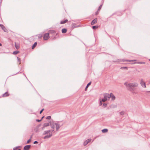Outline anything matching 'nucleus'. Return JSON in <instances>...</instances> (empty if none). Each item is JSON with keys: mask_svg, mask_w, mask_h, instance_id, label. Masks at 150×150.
I'll return each mask as SVG.
<instances>
[{"mask_svg": "<svg viewBox=\"0 0 150 150\" xmlns=\"http://www.w3.org/2000/svg\"><path fill=\"white\" fill-rule=\"evenodd\" d=\"M44 117V116L42 117V118L41 119H42H42L43 118V117Z\"/></svg>", "mask_w": 150, "mask_h": 150, "instance_id": "nucleus-38", "label": "nucleus"}, {"mask_svg": "<svg viewBox=\"0 0 150 150\" xmlns=\"http://www.w3.org/2000/svg\"><path fill=\"white\" fill-rule=\"evenodd\" d=\"M41 120H42V119H41L40 120H38V119L36 120V121L37 122H40L41 121Z\"/></svg>", "mask_w": 150, "mask_h": 150, "instance_id": "nucleus-33", "label": "nucleus"}, {"mask_svg": "<svg viewBox=\"0 0 150 150\" xmlns=\"http://www.w3.org/2000/svg\"><path fill=\"white\" fill-rule=\"evenodd\" d=\"M19 53V52L18 51H15L13 52V54H18Z\"/></svg>", "mask_w": 150, "mask_h": 150, "instance_id": "nucleus-20", "label": "nucleus"}, {"mask_svg": "<svg viewBox=\"0 0 150 150\" xmlns=\"http://www.w3.org/2000/svg\"><path fill=\"white\" fill-rule=\"evenodd\" d=\"M49 34L48 33H46L44 34L43 36L44 40H47L49 39Z\"/></svg>", "mask_w": 150, "mask_h": 150, "instance_id": "nucleus-6", "label": "nucleus"}, {"mask_svg": "<svg viewBox=\"0 0 150 150\" xmlns=\"http://www.w3.org/2000/svg\"><path fill=\"white\" fill-rule=\"evenodd\" d=\"M2 45V44L1 43H0V46Z\"/></svg>", "mask_w": 150, "mask_h": 150, "instance_id": "nucleus-39", "label": "nucleus"}, {"mask_svg": "<svg viewBox=\"0 0 150 150\" xmlns=\"http://www.w3.org/2000/svg\"><path fill=\"white\" fill-rule=\"evenodd\" d=\"M3 25L0 24V26L1 27H2V25Z\"/></svg>", "mask_w": 150, "mask_h": 150, "instance_id": "nucleus-37", "label": "nucleus"}, {"mask_svg": "<svg viewBox=\"0 0 150 150\" xmlns=\"http://www.w3.org/2000/svg\"><path fill=\"white\" fill-rule=\"evenodd\" d=\"M98 28V26H94L93 27V29H94L95 28Z\"/></svg>", "mask_w": 150, "mask_h": 150, "instance_id": "nucleus-29", "label": "nucleus"}, {"mask_svg": "<svg viewBox=\"0 0 150 150\" xmlns=\"http://www.w3.org/2000/svg\"><path fill=\"white\" fill-rule=\"evenodd\" d=\"M31 138H30V139H29V140H28L27 141V143L28 144L30 142V141H31Z\"/></svg>", "mask_w": 150, "mask_h": 150, "instance_id": "nucleus-26", "label": "nucleus"}, {"mask_svg": "<svg viewBox=\"0 0 150 150\" xmlns=\"http://www.w3.org/2000/svg\"><path fill=\"white\" fill-rule=\"evenodd\" d=\"M97 18L95 19L91 22V25H93L94 24H95L97 22Z\"/></svg>", "mask_w": 150, "mask_h": 150, "instance_id": "nucleus-10", "label": "nucleus"}, {"mask_svg": "<svg viewBox=\"0 0 150 150\" xmlns=\"http://www.w3.org/2000/svg\"><path fill=\"white\" fill-rule=\"evenodd\" d=\"M18 61H19L20 60V58H19L18 57Z\"/></svg>", "mask_w": 150, "mask_h": 150, "instance_id": "nucleus-36", "label": "nucleus"}, {"mask_svg": "<svg viewBox=\"0 0 150 150\" xmlns=\"http://www.w3.org/2000/svg\"><path fill=\"white\" fill-rule=\"evenodd\" d=\"M37 45V43L35 42L32 46V49H34Z\"/></svg>", "mask_w": 150, "mask_h": 150, "instance_id": "nucleus-19", "label": "nucleus"}, {"mask_svg": "<svg viewBox=\"0 0 150 150\" xmlns=\"http://www.w3.org/2000/svg\"><path fill=\"white\" fill-rule=\"evenodd\" d=\"M31 145H27L25 146L24 147V150H29L30 148Z\"/></svg>", "mask_w": 150, "mask_h": 150, "instance_id": "nucleus-8", "label": "nucleus"}, {"mask_svg": "<svg viewBox=\"0 0 150 150\" xmlns=\"http://www.w3.org/2000/svg\"><path fill=\"white\" fill-rule=\"evenodd\" d=\"M102 132L103 133H106L108 132V129H104L102 130Z\"/></svg>", "mask_w": 150, "mask_h": 150, "instance_id": "nucleus-15", "label": "nucleus"}, {"mask_svg": "<svg viewBox=\"0 0 150 150\" xmlns=\"http://www.w3.org/2000/svg\"><path fill=\"white\" fill-rule=\"evenodd\" d=\"M124 85L133 94H136L133 88L137 87L138 86V84L137 82H134L130 83H128L126 82L124 83Z\"/></svg>", "mask_w": 150, "mask_h": 150, "instance_id": "nucleus-1", "label": "nucleus"}, {"mask_svg": "<svg viewBox=\"0 0 150 150\" xmlns=\"http://www.w3.org/2000/svg\"><path fill=\"white\" fill-rule=\"evenodd\" d=\"M102 100L100 101V102L99 103V105L100 106L102 104Z\"/></svg>", "mask_w": 150, "mask_h": 150, "instance_id": "nucleus-30", "label": "nucleus"}, {"mask_svg": "<svg viewBox=\"0 0 150 150\" xmlns=\"http://www.w3.org/2000/svg\"><path fill=\"white\" fill-rule=\"evenodd\" d=\"M91 82H89L87 85V86H86L85 88V90L86 91L87 90V88L89 86H90L91 84Z\"/></svg>", "mask_w": 150, "mask_h": 150, "instance_id": "nucleus-14", "label": "nucleus"}, {"mask_svg": "<svg viewBox=\"0 0 150 150\" xmlns=\"http://www.w3.org/2000/svg\"><path fill=\"white\" fill-rule=\"evenodd\" d=\"M18 150H21V149H19Z\"/></svg>", "mask_w": 150, "mask_h": 150, "instance_id": "nucleus-41", "label": "nucleus"}, {"mask_svg": "<svg viewBox=\"0 0 150 150\" xmlns=\"http://www.w3.org/2000/svg\"><path fill=\"white\" fill-rule=\"evenodd\" d=\"M110 95H111V97L110 98H111L112 100H114L115 99V96L113 95L112 93H110Z\"/></svg>", "mask_w": 150, "mask_h": 150, "instance_id": "nucleus-12", "label": "nucleus"}, {"mask_svg": "<svg viewBox=\"0 0 150 150\" xmlns=\"http://www.w3.org/2000/svg\"><path fill=\"white\" fill-rule=\"evenodd\" d=\"M107 104H106V103H103V106L104 107H106V106H107Z\"/></svg>", "mask_w": 150, "mask_h": 150, "instance_id": "nucleus-28", "label": "nucleus"}, {"mask_svg": "<svg viewBox=\"0 0 150 150\" xmlns=\"http://www.w3.org/2000/svg\"><path fill=\"white\" fill-rule=\"evenodd\" d=\"M101 6H99V9H98V10H100L101 9Z\"/></svg>", "mask_w": 150, "mask_h": 150, "instance_id": "nucleus-35", "label": "nucleus"}, {"mask_svg": "<svg viewBox=\"0 0 150 150\" xmlns=\"http://www.w3.org/2000/svg\"><path fill=\"white\" fill-rule=\"evenodd\" d=\"M67 21L68 20L67 19H66L64 20V21H62L60 22V23L61 24H64L67 23Z\"/></svg>", "mask_w": 150, "mask_h": 150, "instance_id": "nucleus-13", "label": "nucleus"}, {"mask_svg": "<svg viewBox=\"0 0 150 150\" xmlns=\"http://www.w3.org/2000/svg\"><path fill=\"white\" fill-rule=\"evenodd\" d=\"M104 97L107 100L109 99L111 97V95H110V94L108 93H105L103 95Z\"/></svg>", "mask_w": 150, "mask_h": 150, "instance_id": "nucleus-4", "label": "nucleus"}, {"mask_svg": "<svg viewBox=\"0 0 150 150\" xmlns=\"http://www.w3.org/2000/svg\"><path fill=\"white\" fill-rule=\"evenodd\" d=\"M9 95V94L7 92L3 94L2 97H6L8 96Z\"/></svg>", "mask_w": 150, "mask_h": 150, "instance_id": "nucleus-11", "label": "nucleus"}, {"mask_svg": "<svg viewBox=\"0 0 150 150\" xmlns=\"http://www.w3.org/2000/svg\"><path fill=\"white\" fill-rule=\"evenodd\" d=\"M18 147H15L13 149V150H16V149L18 148Z\"/></svg>", "mask_w": 150, "mask_h": 150, "instance_id": "nucleus-32", "label": "nucleus"}, {"mask_svg": "<svg viewBox=\"0 0 150 150\" xmlns=\"http://www.w3.org/2000/svg\"><path fill=\"white\" fill-rule=\"evenodd\" d=\"M91 139H87V140H86V141L87 142V143H88L91 142Z\"/></svg>", "mask_w": 150, "mask_h": 150, "instance_id": "nucleus-23", "label": "nucleus"}, {"mask_svg": "<svg viewBox=\"0 0 150 150\" xmlns=\"http://www.w3.org/2000/svg\"><path fill=\"white\" fill-rule=\"evenodd\" d=\"M62 33H66V32H67V30L66 29H63L62 30Z\"/></svg>", "mask_w": 150, "mask_h": 150, "instance_id": "nucleus-18", "label": "nucleus"}, {"mask_svg": "<svg viewBox=\"0 0 150 150\" xmlns=\"http://www.w3.org/2000/svg\"><path fill=\"white\" fill-rule=\"evenodd\" d=\"M125 112L124 111H122L120 112V113L121 115H123L124 114Z\"/></svg>", "mask_w": 150, "mask_h": 150, "instance_id": "nucleus-27", "label": "nucleus"}, {"mask_svg": "<svg viewBox=\"0 0 150 150\" xmlns=\"http://www.w3.org/2000/svg\"><path fill=\"white\" fill-rule=\"evenodd\" d=\"M44 110V109H42V110L40 111V114H41L42 113V111Z\"/></svg>", "mask_w": 150, "mask_h": 150, "instance_id": "nucleus-31", "label": "nucleus"}, {"mask_svg": "<svg viewBox=\"0 0 150 150\" xmlns=\"http://www.w3.org/2000/svg\"><path fill=\"white\" fill-rule=\"evenodd\" d=\"M1 28L5 32H8V30L5 27L4 25H2Z\"/></svg>", "mask_w": 150, "mask_h": 150, "instance_id": "nucleus-9", "label": "nucleus"}, {"mask_svg": "<svg viewBox=\"0 0 150 150\" xmlns=\"http://www.w3.org/2000/svg\"><path fill=\"white\" fill-rule=\"evenodd\" d=\"M60 121L54 122L53 121L50 122V125L51 128L53 129L52 132L54 131V129L55 128L56 129V131H57L59 130L61 126L62 125V124L60 125Z\"/></svg>", "mask_w": 150, "mask_h": 150, "instance_id": "nucleus-2", "label": "nucleus"}, {"mask_svg": "<svg viewBox=\"0 0 150 150\" xmlns=\"http://www.w3.org/2000/svg\"><path fill=\"white\" fill-rule=\"evenodd\" d=\"M38 143V142L37 141H35L34 142V143H34V144H37V143Z\"/></svg>", "mask_w": 150, "mask_h": 150, "instance_id": "nucleus-34", "label": "nucleus"}, {"mask_svg": "<svg viewBox=\"0 0 150 150\" xmlns=\"http://www.w3.org/2000/svg\"><path fill=\"white\" fill-rule=\"evenodd\" d=\"M140 84L142 87L145 88H146V86L145 83L144 82L142 79L141 80Z\"/></svg>", "mask_w": 150, "mask_h": 150, "instance_id": "nucleus-5", "label": "nucleus"}, {"mask_svg": "<svg viewBox=\"0 0 150 150\" xmlns=\"http://www.w3.org/2000/svg\"><path fill=\"white\" fill-rule=\"evenodd\" d=\"M102 102H105V101H106V100H107L106 99L105 97H104V98L102 99Z\"/></svg>", "mask_w": 150, "mask_h": 150, "instance_id": "nucleus-21", "label": "nucleus"}, {"mask_svg": "<svg viewBox=\"0 0 150 150\" xmlns=\"http://www.w3.org/2000/svg\"><path fill=\"white\" fill-rule=\"evenodd\" d=\"M15 46L17 49H19L20 47L19 45L17 44L16 43H15Z\"/></svg>", "mask_w": 150, "mask_h": 150, "instance_id": "nucleus-16", "label": "nucleus"}, {"mask_svg": "<svg viewBox=\"0 0 150 150\" xmlns=\"http://www.w3.org/2000/svg\"><path fill=\"white\" fill-rule=\"evenodd\" d=\"M91 139H87V140H86V141L87 142V143H88L91 142Z\"/></svg>", "mask_w": 150, "mask_h": 150, "instance_id": "nucleus-22", "label": "nucleus"}, {"mask_svg": "<svg viewBox=\"0 0 150 150\" xmlns=\"http://www.w3.org/2000/svg\"><path fill=\"white\" fill-rule=\"evenodd\" d=\"M88 144V143H87V142L85 141V142H84V143H83V145L84 146H86V145L87 144Z\"/></svg>", "mask_w": 150, "mask_h": 150, "instance_id": "nucleus-24", "label": "nucleus"}, {"mask_svg": "<svg viewBox=\"0 0 150 150\" xmlns=\"http://www.w3.org/2000/svg\"><path fill=\"white\" fill-rule=\"evenodd\" d=\"M120 69H123V70H127L128 69V68L126 67H121L120 68Z\"/></svg>", "mask_w": 150, "mask_h": 150, "instance_id": "nucleus-17", "label": "nucleus"}, {"mask_svg": "<svg viewBox=\"0 0 150 150\" xmlns=\"http://www.w3.org/2000/svg\"><path fill=\"white\" fill-rule=\"evenodd\" d=\"M51 122V121H49V123H45L43 125V127L42 128V129H43L45 127H47L49 126L50 125V122Z\"/></svg>", "mask_w": 150, "mask_h": 150, "instance_id": "nucleus-7", "label": "nucleus"}, {"mask_svg": "<svg viewBox=\"0 0 150 150\" xmlns=\"http://www.w3.org/2000/svg\"><path fill=\"white\" fill-rule=\"evenodd\" d=\"M42 37V35H41L40 36V38H41V37Z\"/></svg>", "mask_w": 150, "mask_h": 150, "instance_id": "nucleus-40", "label": "nucleus"}, {"mask_svg": "<svg viewBox=\"0 0 150 150\" xmlns=\"http://www.w3.org/2000/svg\"><path fill=\"white\" fill-rule=\"evenodd\" d=\"M51 118V117L50 116H48L46 117V119H47L50 120V119Z\"/></svg>", "mask_w": 150, "mask_h": 150, "instance_id": "nucleus-25", "label": "nucleus"}, {"mask_svg": "<svg viewBox=\"0 0 150 150\" xmlns=\"http://www.w3.org/2000/svg\"><path fill=\"white\" fill-rule=\"evenodd\" d=\"M50 132V130H46L44 131L43 134V135H44L46 134H48V135H46L44 137V139H48L52 136V132Z\"/></svg>", "mask_w": 150, "mask_h": 150, "instance_id": "nucleus-3", "label": "nucleus"}]
</instances>
